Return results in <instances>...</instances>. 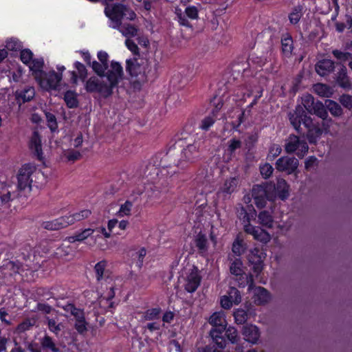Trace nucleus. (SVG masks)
Returning a JSON list of instances; mask_svg holds the SVG:
<instances>
[{
  "label": "nucleus",
  "instance_id": "34",
  "mask_svg": "<svg viewBox=\"0 0 352 352\" xmlns=\"http://www.w3.org/2000/svg\"><path fill=\"white\" fill-rule=\"evenodd\" d=\"M302 10L303 8L301 6H298L292 10L289 15V19L291 23L296 24L298 23L302 16Z\"/></svg>",
  "mask_w": 352,
  "mask_h": 352
},
{
  "label": "nucleus",
  "instance_id": "6",
  "mask_svg": "<svg viewBox=\"0 0 352 352\" xmlns=\"http://www.w3.org/2000/svg\"><path fill=\"white\" fill-rule=\"evenodd\" d=\"M38 82L41 87L45 90H55L56 89L62 80L63 75L58 74L55 71L52 70L49 72H45L43 69H41V74L38 76H34Z\"/></svg>",
  "mask_w": 352,
  "mask_h": 352
},
{
  "label": "nucleus",
  "instance_id": "61",
  "mask_svg": "<svg viewBox=\"0 0 352 352\" xmlns=\"http://www.w3.org/2000/svg\"><path fill=\"white\" fill-rule=\"evenodd\" d=\"M9 340V337L3 335L0 330V352H4L6 351V345Z\"/></svg>",
  "mask_w": 352,
  "mask_h": 352
},
{
  "label": "nucleus",
  "instance_id": "40",
  "mask_svg": "<svg viewBox=\"0 0 352 352\" xmlns=\"http://www.w3.org/2000/svg\"><path fill=\"white\" fill-rule=\"evenodd\" d=\"M242 262L239 258L235 259L231 264L230 270L232 274L240 276L243 274Z\"/></svg>",
  "mask_w": 352,
  "mask_h": 352
},
{
  "label": "nucleus",
  "instance_id": "25",
  "mask_svg": "<svg viewBox=\"0 0 352 352\" xmlns=\"http://www.w3.org/2000/svg\"><path fill=\"white\" fill-rule=\"evenodd\" d=\"M14 197L13 194V186L1 184L0 187V199L2 203L6 204Z\"/></svg>",
  "mask_w": 352,
  "mask_h": 352
},
{
  "label": "nucleus",
  "instance_id": "64",
  "mask_svg": "<svg viewBox=\"0 0 352 352\" xmlns=\"http://www.w3.org/2000/svg\"><path fill=\"white\" fill-rule=\"evenodd\" d=\"M317 164V159L315 157H309L305 162L306 169H310L314 167Z\"/></svg>",
  "mask_w": 352,
  "mask_h": 352
},
{
  "label": "nucleus",
  "instance_id": "43",
  "mask_svg": "<svg viewBox=\"0 0 352 352\" xmlns=\"http://www.w3.org/2000/svg\"><path fill=\"white\" fill-rule=\"evenodd\" d=\"M337 81L338 84L342 87H349L350 86L349 80L346 74V69H342L339 76H338Z\"/></svg>",
  "mask_w": 352,
  "mask_h": 352
},
{
  "label": "nucleus",
  "instance_id": "5",
  "mask_svg": "<svg viewBox=\"0 0 352 352\" xmlns=\"http://www.w3.org/2000/svg\"><path fill=\"white\" fill-rule=\"evenodd\" d=\"M126 71L131 76L138 78L141 82L146 81L151 75V66L146 60L133 58L126 60Z\"/></svg>",
  "mask_w": 352,
  "mask_h": 352
},
{
  "label": "nucleus",
  "instance_id": "22",
  "mask_svg": "<svg viewBox=\"0 0 352 352\" xmlns=\"http://www.w3.org/2000/svg\"><path fill=\"white\" fill-rule=\"evenodd\" d=\"M91 210L88 209H84L74 214L67 215L66 217L69 226L74 224L76 222L87 219L91 215Z\"/></svg>",
  "mask_w": 352,
  "mask_h": 352
},
{
  "label": "nucleus",
  "instance_id": "56",
  "mask_svg": "<svg viewBox=\"0 0 352 352\" xmlns=\"http://www.w3.org/2000/svg\"><path fill=\"white\" fill-rule=\"evenodd\" d=\"M340 103L345 107L352 109V96L343 95L340 98Z\"/></svg>",
  "mask_w": 352,
  "mask_h": 352
},
{
  "label": "nucleus",
  "instance_id": "42",
  "mask_svg": "<svg viewBox=\"0 0 352 352\" xmlns=\"http://www.w3.org/2000/svg\"><path fill=\"white\" fill-rule=\"evenodd\" d=\"M160 314V309L153 308L146 310L143 313V318L145 320H153L159 318Z\"/></svg>",
  "mask_w": 352,
  "mask_h": 352
},
{
  "label": "nucleus",
  "instance_id": "60",
  "mask_svg": "<svg viewBox=\"0 0 352 352\" xmlns=\"http://www.w3.org/2000/svg\"><path fill=\"white\" fill-rule=\"evenodd\" d=\"M176 14L178 19V22L181 25L188 27L190 23L188 20L185 18V16L182 14L181 10H176Z\"/></svg>",
  "mask_w": 352,
  "mask_h": 352
},
{
  "label": "nucleus",
  "instance_id": "37",
  "mask_svg": "<svg viewBox=\"0 0 352 352\" xmlns=\"http://www.w3.org/2000/svg\"><path fill=\"white\" fill-rule=\"evenodd\" d=\"M259 223L263 226L271 228L273 224L272 215L267 211H263L258 214Z\"/></svg>",
  "mask_w": 352,
  "mask_h": 352
},
{
  "label": "nucleus",
  "instance_id": "54",
  "mask_svg": "<svg viewBox=\"0 0 352 352\" xmlns=\"http://www.w3.org/2000/svg\"><path fill=\"white\" fill-rule=\"evenodd\" d=\"M46 119L48 123V126L51 131H54L57 129V123L56 117L50 113H45Z\"/></svg>",
  "mask_w": 352,
  "mask_h": 352
},
{
  "label": "nucleus",
  "instance_id": "23",
  "mask_svg": "<svg viewBox=\"0 0 352 352\" xmlns=\"http://www.w3.org/2000/svg\"><path fill=\"white\" fill-rule=\"evenodd\" d=\"M95 232L94 229L87 228L81 232L76 233L74 235L69 236L66 239L68 243H74L76 241H82L89 236H91Z\"/></svg>",
  "mask_w": 352,
  "mask_h": 352
},
{
  "label": "nucleus",
  "instance_id": "32",
  "mask_svg": "<svg viewBox=\"0 0 352 352\" xmlns=\"http://www.w3.org/2000/svg\"><path fill=\"white\" fill-rule=\"evenodd\" d=\"M288 185L286 181L283 179H278L276 184V190L278 193V196L284 199L288 197Z\"/></svg>",
  "mask_w": 352,
  "mask_h": 352
},
{
  "label": "nucleus",
  "instance_id": "49",
  "mask_svg": "<svg viewBox=\"0 0 352 352\" xmlns=\"http://www.w3.org/2000/svg\"><path fill=\"white\" fill-rule=\"evenodd\" d=\"M185 14L190 19H196L198 18V10L194 6H189L185 9Z\"/></svg>",
  "mask_w": 352,
  "mask_h": 352
},
{
  "label": "nucleus",
  "instance_id": "16",
  "mask_svg": "<svg viewBox=\"0 0 352 352\" xmlns=\"http://www.w3.org/2000/svg\"><path fill=\"white\" fill-rule=\"evenodd\" d=\"M238 186V179L236 177H230L226 179L219 188L218 193L223 198H227L236 191Z\"/></svg>",
  "mask_w": 352,
  "mask_h": 352
},
{
  "label": "nucleus",
  "instance_id": "46",
  "mask_svg": "<svg viewBox=\"0 0 352 352\" xmlns=\"http://www.w3.org/2000/svg\"><path fill=\"white\" fill-rule=\"evenodd\" d=\"M273 171V167L268 163H265L260 166L261 174L265 179L270 177L272 175Z\"/></svg>",
  "mask_w": 352,
  "mask_h": 352
},
{
  "label": "nucleus",
  "instance_id": "41",
  "mask_svg": "<svg viewBox=\"0 0 352 352\" xmlns=\"http://www.w3.org/2000/svg\"><path fill=\"white\" fill-rule=\"evenodd\" d=\"M6 47L8 50L17 51L22 47L21 43L15 38H11L6 41Z\"/></svg>",
  "mask_w": 352,
  "mask_h": 352
},
{
  "label": "nucleus",
  "instance_id": "44",
  "mask_svg": "<svg viewBox=\"0 0 352 352\" xmlns=\"http://www.w3.org/2000/svg\"><path fill=\"white\" fill-rule=\"evenodd\" d=\"M228 296L234 305H238L241 301L239 292L234 287H231L228 293Z\"/></svg>",
  "mask_w": 352,
  "mask_h": 352
},
{
  "label": "nucleus",
  "instance_id": "15",
  "mask_svg": "<svg viewBox=\"0 0 352 352\" xmlns=\"http://www.w3.org/2000/svg\"><path fill=\"white\" fill-rule=\"evenodd\" d=\"M195 244L199 253L204 256L208 255L210 251V243L206 234L202 232H199L195 236Z\"/></svg>",
  "mask_w": 352,
  "mask_h": 352
},
{
  "label": "nucleus",
  "instance_id": "26",
  "mask_svg": "<svg viewBox=\"0 0 352 352\" xmlns=\"http://www.w3.org/2000/svg\"><path fill=\"white\" fill-rule=\"evenodd\" d=\"M314 111H315V113L318 117H320V118H322L324 120L322 125L324 126V131L327 133H328L329 131V128L330 125L333 123V121L331 119L327 120V118L328 116V113H327V111L322 105H320V106L318 107L317 108H315Z\"/></svg>",
  "mask_w": 352,
  "mask_h": 352
},
{
  "label": "nucleus",
  "instance_id": "4",
  "mask_svg": "<svg viewBox=\"0 0 352 352\" xmlns=\"http://www.w3.org/2000/svg\"><path fill=\"white\" fill-rule=\"evenodd\" d=\"M209 323L213 327L210 331V336L217 348L224 349L226 344L225 339L221 333L225 331L227 326L226 315L223 311L214 312L209 318Z\"/></svg>",
  "mask_w": 352,
  "mask_h": 352
},
{
  "label": "nucleus",
  "instance_id": "63",
  "mask_svg": "<svg viewBox=\"0 0 352 352\" xmlns=\"http://www.w3.org/2000/svg\"><path fill=\"white\" fill-rule=\"evenodd\" d=\"M80 156V154L78 151H70L65 154V158L68 161H74L78 160Z\"/></svg>",
  "mask_w": 352,
  "mask_h": 352
},
{
  "label": "nucleus",
  "instance_id": "3",
  "mask_svg": "<svg viewBox=\"0 0 352 352\" xmlns=\"http://www.w3.org/2000/svg\"><path fill=\"white\" fill-rule=\"evenodd\" d=\"M239 219L242 221L244 226V230L248 234L254 236V238L263 243H267L270 241V235L259 227L253 226L250 224L252 219H255L256 212L252 206H248L245 209L241 207L237 211Z\"/></svg>",
  "mask_w": 352,
  "mask_h": 352
},
{
  "label": "nucleus",
  "instance_id": "13",
  "mask_svg": "<svg viewBox=\"0 0 352 352\" xmlns=\"http://www.w3.org/2000/svg\"><path fill=\"white\" fill-rule=\"evenodd\" d=\"M298 166V161L295 157L284 156L279 158L276 162V168L279 171H285L289 174L296 170Z\"/></svg>",
  "mask_w": 352,
  "mask_h": 352
},
{
  "label": "nucleus",
  "instance_id": "36",
  "mask_svg": "<svg viewBox=\"0 0 352 352\" xmlns=\"http://www.w3.org/2000/svg\"><path fill=\"white\" fill-rule=\"evenodd\" d=\"M132 207L133 203L130 201H126L124 204H121L116 215L119 217L129 216L131 214Z\"/></svg>",
  "mask_w": 352,
  "mask_h": 352
},
{
  "label": "nucleus",
  "instance_id": "39",
  "mask_svg": "<svg viewBox=\"0 0 352 352\" xmlns=\"http://www.w3.org/2000/svg\"><path fill=\"white\" fill-rule=\"evenodd\" d=\"M35 95L34 87H28L25 88L19 95V98H21L23 102L30 101Z\"/></svg>",
  "mask_w": 352,
  "mask_h": 352
},
{
  "label": "nucleus",
  "instance_id": "50",
  "mask_svg": "<svg viewBox=\"0 0 352 352\" xmlns=\"http://www.w3.org/2000/svg\"><path fill=\"white\" fill-rule=\"evenodd\" d=\"M226 335L232 343H235L238 340L237 331L234 327H228L226 330Z\"/></svg>",
  "mask_w": 352,
  "mask_h": 352
},
{
  "label": "nucleus",
  "instance_id": "27",
  "mask_svg": "<svg viewBox=\"0 0 352 352\" xmlns=\"http://www.w3.org/2000/svg\"><path fill=\"white\" fill-rule=\"evenodd\" d=\"M314 91L321 97L329 98L333 94L331 87L322 83H318L314 86Z\"/></svg>",
  "mask_w": 352,
  "mask_h": 352
},
{
  "label": "nucleus",
  "instance_id": "21",
  "mask_svg": "<svg viewBox=\"0 0 352 352\" xmlns=\"http://www.w3.org/2000/svg\"><path fill=\"white\" fill-rule=\"evenodd\" d=\"M254 298L256 303L263 305L270 300V296L265 288L258 287L254 289Z\"/></svg>",
  "mask_w": 352,
  "mask_h": 352
},
{
  "label": "nucleus",
  "instance_id": "33",
  "mask_svg": "<svg viewBox=\"0 0 352 352\" xmlns=\"http://www.w3.org/2000/svg\"><path fill=\"white\" fill-rule=\"evenodd\" d=\"M242 146V142L240 140L234 138L230 139L228 142V148L227 152L228 153L229 156L227 160H229L231 158V155L239 148H240Z\"/></svg>",
  "mask_w": 352,
  "mask_h": 352
},
{
  "label": "nucleus",
  "instance_id": "38",
  "mask_svg": "<svg viewBox=\"0 0 352 352\" xmlns=\"http://www.w3.org/2000/svg\"><path fill=\"white\" fill-rule=\"evenodd\" d=\"M146 254V251L144 248H140L132 253L131 257L134 261H137L138 267H141Z\"/></svg>",
  "mask_w": 352,
  "mask_h": 352
},
{
  "label": "nucleus",
  "instance_id": "14",
  "mask_svg": "<svg viewBox=\"0 0 352 352\" xmlns=\"http://www.w3.org/2000/svg\"><path fill=\"white\" fill-rule=\"evenodd\" d=\"M67 310L70 311L72 314L76 318L75 327L77 331L80 333L87 331V322L85 321L82 311L75 308L72 305H67Z\"/></svg>",
  "mask_w": 352,
  "mask_h": 352
},
{
  "label": "nucleus",
  "instance_id": "59",
  "mask_svg": "<svg viewBox=\"0 0 352 352\" xmlns=\"http://www.w3.org/2000/svg\"><path fill=\"white\" fill-rule=\"evenodd\" d=\"M47 325H48L50 330L56 334L58 333L60 331V324H56L55 320L53 319L47 320Z\"/></svg>",
  "mask_w": 352,
  "mask_h": 352
},
{
  "label": "nucleus",
  "instance_id": "35",
  "mask_svg": "<svg viewBox=\"0 0 352 352\" xmlns=\"http://www.w3.org/2000/svg\"><path fill=\"white\" fill-rule=\"evenodd\" d=\"M282 50L285 55L291 54L293 50V41L291 36L287 35L281 40Z\"/></svg>",
  "mask_w": 352,
  "mask_h": 352
},
{
  "label": "nucleus",
  "instance_id": "52",
  "mask_svg": "<svg viewBox=\"0 0 352 352\" xmlns=\"http://www.w3.org/2000/svg\"><path fill=\"white\" fill-rule=\"evenodd\" d=\"M261 195L259 196H254L255 204L259 208H262L265 206L266 199L265 197V192L263 190H261Z\"/></svg>",
  "mask_w": 352,
  "mask_h": 352
},
{
  "label": "nucleus",
  "instance_id": "9",
  "mask_svg": "<svg viewBox=\"0 0 352 352\" xmlns=\"http://www.w3.org/2000/svg\"><path fill=\"white\" fill-rule=\"evenodd\" d=\"M21 60L29 67L34 76H38L41 69H43L44 60L42 58H34L33 53L29 49H24L20 53Z\"/></svg>",
  "mask_w": 352,
  "mask_h": 352
},
{
  "label": "nucleus",
  "instance_id": "47",
  "mask_svg": "<svg viewBox=\"0 0 352 352\" xmlns=\"http://www.w3.org/2000/svg\"><path fill=\"white\" fill-rule=\"evenodd\" d=\"M281 147L278 144H273L270 148L269 153L267 155V158L270 160H274L276 157H277L281 153Z\"/></svg>",
  "mask_w": 352,
  "mask_h": 352
},
{
  "label": "nucleus",
  "instance_id": "29",
  "mask_svg": "<svg viewBox=\"0 0 352 352\" xmlns=\"http://www.w3.org/2000/svg\"><path fill=\"white\" fill-rule=\"evenodd\" d=\"M40 343L44 349H48L52 352L59 351V349L56 346L55 342L49 336L45 335L43 338H41L40 340Z\"/></svg>",
  "mask_w": 352,
  "mask_h": 352
},
{
  "label": "nucleus",
  "instance_id": "11",
  "mask_svg": "<svg viewBox=\"0 0 352 352\" xmlns=\"http://www.w3.org/2000/svg\"><path fill=\"white\" fill-rule=\"evenodd\" d=\"M308 145L304 140H301L296 135H290L285 144V151L287 153L296 152V155L302 157L308 151Z\"/></svg>",
  "mask_w": 352,
  "mask_h": 352
},
{
  "label": "nucleus",
  "instance_id": "53",
  "mask_svg": "<svg viewBox=\"0 0 352 352\" xmlns=\"http://www.w3.org/2000/svg\"><path fill=\"white\" fill-rule=\"evenodd\" d=\"M114 296L115 292L113 290V285L111 284L107 292L102 294L100 299V302L102 303L104 300L109 301L111 300L114 297Z\"/></svg>",
  "mask_w": 352,
  "mask_h": 352
},
{
  "label": "nucleus",
  "instance_id": "24",
  "mask_svg": "<svg viewBox=\"0 0 352 352\" xmlns=\"http://www.w3.org/2000/svg\"><path fill=\"white\" fill-rule=\"evenodd\" d=\"M107 262L101 261L96 264L94 270L98 281L109 278L108 271L106 270Z\"/></svg>",
  "mask_w": 352,
  "mask_h": 352
},
{
  "label": "nucleus",
  "instance_id": "19",
  "mask_svg": "<svg viewBox=\"0 0 352 352\" xmlns=\"http://www.w3.org/2000/svg\"><path fill=\"white\" fill-rule=\"evenodd\" d=\"M334 69V63L329 59L320 60L316 65V71L321 76H326Z\"/></svg>",
  "mask_w": 352,
  "mask_h": 352
},
{
  "label": "nucleus",
  "instance_id": "57",
  "mask_svg": "<svg viewBox=\"0 0 352 352\" xmlns=\"http://www.w3.org/2000/svg\"><path fill=\"white\" fill-rule=\"evenodd\" d=\"M125 45L127 47V48L135 55L138 54L139 53V48L138 45L131 40L129 38H126L125 41Z\"/></svg>",
  "mask_w": 352,
  "mask_h": 352
},
{
  "label": "nucleus",
  "instance_id": "7",
  "mask_svg": "<svg viewBox=\"0 0 352 352\" xmlns=\"http://www.w3.org/2000/svg\"><path fill=\"white\" fill-rule=\"evenodd\" d=\"M201 280V277L198 268L192 266L183 274L181 283L186 292L193 293L200 285Z\"/></svg>",
  "mask_w": 352,
  "mask_h": 352
},
{
  "label": "nucleus",
  "instance_id": "45",
  "mask_svg": "<svg viewBox=\"0 0 352 352\" xmlns=\"http://www.w3.org/2000/svg\"><path fill=\"white\" fill-rule=\"evenodd\" d=\"M232 250L234 254L239 256L244 252L243 241L237 237L233 242Z\"/></svg>",
  "mask_w": 352,
  "mask_h": 352
},
{
  "label": "nucleus",
  "instance_id": "51",
  "mask_svg": "<svg viewBox=\"0 0 352 352\" xmlns=\"http://www.w3.org/2000/svg\"><path fill=\"white\" fill-rule=\"evenodd\" d=\"M215 119L213 116H209L202 120L201 124V129L203 130H208L214 123Z\"/></svg>",
  "mask_w": 352,
  "mask_h": 352
},
{
  "label": "nucleus",
  "instance_id": "58",
  "mask_svg": "<svg viewBox=\"0 0 352 352\" xmlns=\"http://www.w3.org/2000/svg\"><path fill=\"white\" fill-rule=\"evenodd\" d=\"M333 54L337 59L341 61L347 60L351 56V54L348 52H342L337 50L333 51Z\"/></svg>",
  "mask_w": 352,
  "mask_h": 352
},
{
  "label": "nucleus",
  "instance_id": "12",
  "mask_svg": "<svg viewBox=\"0 0 352 352\" xmlns=\"http://www.w3.org/2000/svg\"><path fill=\"white\" fill-rule=\"evenodd\" d=\"M187 145L182 149L181 158L177 162V166H184L183 162L192 163L198 157V146L197 143L190 138L187 140Z\"/></svg>",
  "mask_w": 352,
  "mask_h": 352
},
{
  "label": "nucleus",
  "instance_id": "8",
  "mask_svg": "<svg viewBox=\"0 0 352 352\" xmlns=\"http://www.w3.org/2000/svg\"><path fill=\"white\" fill-rule=\"evenodd\" d=\"M303 108L300 106L296 107L293 113L289 114V120L294 128L299 131L300 124L302 123L309 129V140L310 142H314L315 140L311 137L310 133L314 127L312 120L309 116L304 115Z\"/></svg>",
  "mask_w": 352,
  "mask_h": 352
},
{
  "label": "nucleus",
  "instance_id": "10",
  "mask_svg": "<svg viewBox=\"0 0 352 352\" xmlns=\"http://www.w3.org/2000/svg\"><path fill=\"white\" fill-rule=\"evenodd\" d=\"M34 175H41L40 171H37L36 167L32 164L23 165L19 171L18 175V186L20 189L23 190L28 187H30L33 182L32 177Z\"/></svg>",
  "mask_w": 352,
  "mask_h": 352
},
{
  "label": "nucleus",
  "instance_id": "62",
  "mask_svg": "<svg viewBox=\"0 0 352 352\" xmlns=\"http://www.w3.org/2000/svg\"><path fill=\"white\" fill-rule=\"evenodd\" d=\"M220 302L221 307L227 309H230L234 304L227 295H224L221 298Z\"/></svg>",
  "mask_w": 352,
  "mask_h": 352
},
{
  "label": "nucleus",
  "instance_id": "1",
  "mask_svg": "<svg viewBox=\"0 0 352 352\" xmlns=\"http://www.w3.org/2000/svg\"><path fill=\"white\" fill-rule=\"evenodd\" d=\"M93 70L98 76H92L86 82L85 89L88 92H97L101 96L107 98L113 93L123 77V69L118 62H111L110 68L104 63L96 60L91 63Z\"/></svg>",
  "mask_w": 352,
  "mask_h": 352
},
{
  "label": "nucleus",
  "instance_id": "18",
  "mask_svg": "<svg viewBox=\"0 0 352 352\" xmlns=\"http://www.w3.org/2000/svg\"><path fill=\"white\" fill-rule=\"evenodd\" d=\"M69 226L66 216L43 223V227L47 230H58Z\"/></svg>",
  "mask_w": 352,
  "mask_h": 352
},
{
  "label": "nucleus",
  "instance_id": "28",
  "mask_svg": "<svg viewBox=\"0 0 352 352\" xmlns=\"http://www.w3.org/2000/svg\"><path fill=\"white\" fill-rule=\"evenodd\" d=\"M263 253L260 252L257 249H254L252 252V255L250 256L249 259L250 262L255 263L254 269L256 272H258L262 270V258Z\"/></svg>",
  "mask_w": 352,
  "mask_h": 352
},
{
  "label": "nucleus",
  "instance_id": "30",
  "mask_svg": "<svg viewBox=\"0 0 352 352\" xmlns=\"http://www.w3.org/2000/svg\"><path fill=\"white\" fill-rule=\"evenodd\" d=\"M324 104L333 116H340L342 114V109L341 107L335 101L326 100Z\"/></svg>",
  "mask_w": 352,
  "mask_h": 352
},
{
  "label": "nucleus",
  "instance_id": "17",
  "mask_svg": "<svg viewBox=\"0 0 352 352\" xmlns=\"http://www.w3.org/2000/svg\"><path fill=\"white\" fill-rule=\"evenodd\" d=\"M243 335L246 341L252 344L256 343L260 337L258 329L253 324L245 325L243 327Z\"/></svg>",
  "mask_w": 352,
  "mask_h": 352
},
{
  "label": "nucleus",
  "instance_id": "48",
  "mask_svg": "<svg viewBox=\"0 0 352 352\" xmlns=\"http://www.w3.org/2000/svg\"><path fill=\"white\" fill-rule=\"evenodd\" d=\"M234 318L237 323L242 324L245 322L248 318V315L245 311L243 309H238L234 312Z\"/></svg>",
  "mask_w": 352,
  "mask_h": 352
},
{
  "label": "nucleus",
  "instance_id": "31",
  "mask_svg": "<svg viewBox=\"0 0 352 352\" xmlns=\"http://www.w3.org/2000/svg\"><path fill=\"white\" fill-rule=\"evenodd\" d=\"M64 100L69 108H76L78 107L77 94L73 91H67L65 94Z\"/></svg>",
  "mask_w": 352,
  "mask_h": 352
},
{
  "label": "nucleus",
  "instance_id": "20",
  "mask_svg": "<svg viewBox=\"0 0 352 352\" xmlns=\"http://www.w3.org/2000/svg\"><path fill=\"white\" fill-rule=\"evenodd\" d=\"M30 148L35 153L38 159L41 160L42 158L43 153L41 148V141L37 132H34L31 138L30 142Z\"/></svg>",
  "mask_w": 352,
  "mask_h": 352
},
{
  "label": "nucleus",
  "instance_id": "2",
  "mask_svg": "<svg viewBox=\"0 0 352 352\" xmlns=\"http://www.w3.org/2000/svg\"><path fill=\"white\" fill-rule=\"evenodd\" d=\"M105 14L110 19V27L118 29L119 32L127 38L138 34V28L134 25L122 23V19L134 20L135 13L124 6H108L105 8Z\"/></svg>",
  "mask_w": 352,
  "mask_h": 352
},
{
  "label": "nucleus",
  "instance_id": "55",
  "mask_svg": "<svg viewBox=\"0 0 352 352\" xmlns=\"http://www.w3.org/2000/svg\"><path fill=\"white\" fill-rule=\"evenodd\" d=\"M74 66L78 71L79 78L84 80L87 77V69L85 65H82L81 63L77 61L74 63Z\"/></svg>",
  "mask_w": 352,
  "mask_h": 352
}]
</instances>
